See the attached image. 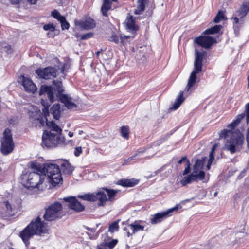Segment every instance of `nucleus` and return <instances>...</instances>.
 <instances>
[{"mask_svg":"<svg viewBox=\"0 0 249 249\" xmlns=\"http://www.w3.org/2000/svg\"><path fill=\"white\" fill-rule=\"evenodd\" d=\"M145 5L143 4L138 3L137 9L134 11V14L136 15L141 14L145 9Z\"/></svg>","mask_w":249,"mask_h":249,"instance_id":"obj_41","label":"nucleus"},{"mask_svg":"<svg viewBox=\"0 0 249 249\" xmlns=\"http://www.w3.org/2000/svg\"><path fill=\"white\" fill-rule=\"evenodd\" d=\"M183 91H181L179 92V94L173 104V107H171L170 109L176 110L180 107L185 99V98L183 97Z\"/></svg>","mask_w":249,"mask_h":249,"instance_id":"obj_31","label":"nucleus"},{"mask_svg":"<svg viewBox=\"0 0 249 249\" xmlns=\"http://www.w3.org/2000/svg\"><path fill=\"white\" fill-rule=\"evenodd\" d=\"M111 41H113L116 44L119 42V37L114 33H113L109 39Z\"/></svg>","mask_w":249,"mask_h":249,"instance_id":"obj_48","label":"nucleus"},{"mask_svg":"<svg viewBox=\"0 0 249 249\" xmlns=\"http://www.w3.org/2000/svg\"><path fill=\"white\" fill-rule=\"evenodd\" d=\"M128 227L132 230V233H130L129 231H127L128 228L126 227L124 228V230L127 231V234L128 237H130L133 234H135L136 232L140 231H143L144 227L139 224L133 223L131 224L128 226Z\"/></svg>","mask_w":249,"mask_h":249,"instance_id":"obj_22","label":"nucleus"},{"mask_svg":"<svg viewBox=\"0 0 249 249\" xmlns=\"http://www.w3.org/2000/svg\"><path fill=\"white\" fill-rule=\"evenodd\" d=\"M202 71H196L194 68L193 71L191 72L189 77L186 89L188 91L192 87H193L196 82V74L201 72Z\"/></svg>","mask_w":249,"mask_h":249,"instance_id":"obj_20","label":"nucleus"},{"mask_svg":"<svg viewBox=\"0 0 249 249\" xmlns=\"http://www.w3.org/2000/svg\"><path fill=\"white\" fill-rule=\"evenodd\" d=\"M29 167L31 169H34V170H36V172H39V173H43V172L41 170V167L39 166V165H37V163L36 162H32L30 163V165Z\"/></svg>","mask_w":249,"mask_h":249,"instance_id":"obj_43","label":"nucleus"},{"mask_svg":"<svg viewBox=\"0 0 249 249\" xmlns=\"http://www.w3.org/2000/svg\"><path fill=\"white\" fill-rule=\"evenodd\" d=\"M233 18V19H234V22H235V23L237 24V23H239V18H238V17H234Z\"/></svg>","mask_w":249,"mask_h":249,"instance_id":"obj_60","label":"nucleus"},{"mask_svg":"<svg viewBox=\"0 0 249 249\" xmlns=\"http://www.w3.org/2000/svg\"><path fill=\"white\" fill-rule=\"evenodd\" d=\"M82 149L81 147H76L74 149V155L75 156L78 157L82 153Z\"/></svg>","mask_w":249,"mask_h":249,"instance_id":"obj_50","label":"nucleus"},{"mask_svg":"<svg viewBox=\"0 0 249 249\" xmlns=\"http://www.w3.org/2000/svg\"><path fill=\"white\" fill-rule=\"evenodd\" d=\"M222 28V25H216L204 31L203 33V34L205 35H213L216 33H218L219 32V31L221 30Z\"/></svg>","mask_w":249,"mask_h":249,"instance_id":"obj_30","label":"nucleus"},{"mask_svg":"<svg viewBox=\"0 0 249 249\" xmlns=\"http://www.w3.org/2000/svg\"><path fill=\"white\" fill-rule=\"evenodd\" d=\"M45 174L33 171L23 174L21 175V181L25 187L33 189L41 184L45 179Z\"/></svg>","mask_w":249,"mask_h":249,"instance_id":"obj_3","label":"nucleus"},{"mask_svg":"<svg viewBox=\"0 0 249 249\" xmlns=\"http://www.w3.org/2000/svg\"><path fill=\"white\" fill-rule=\"evenodd\" d=\"M3 137L1 140V152L7 155L12 152L15 144L10 129L6 128L3 132Z\"/></svg>","mask_w":249,"mask_h":249,"instance_id":"obj_7","label":"nucleus"},{"mask_svg":"<svg viewBox=\"0 0 249 249\" xmlns=\"http://www.w3.org/2000/svg\"><path fill=\"white\" fill-rule=\"evenodd\" d=\"M14 215L11 205L8 201L3 202L0 206V218L7 219Z\"/></svg>","mask_w":249,"mask_h":249,"instance_id":"obj_11","label":"nucleus"},{"mask_svg":"<svg viewBox=\"0 0 249 249\" xmlns=\"http://www.w3.org/2000/svg\"><path fill=\"white\" fill-rule=\"evenodd\" d=\"M6 48H7V53H10L12 52V50H11V46H9V45H7L5 47Z\"/></svg>","mask_w":249,"mask_h":249,"instance_id":"obj_58","label":"nucleus"},{"mask_svg":"<svg viewBox=\"0 0 249 249\" xmlns=\"http://www.w3.org/2000/svg\"><path fill=\"white\" fill-rule=\"evenodd\" d=\"M195 60L194 62V69L196 71H202V60L203 59L204 53L202 52H199L196 49L195 50Z\"/></svg>","mask_w":249,"mask_h":249,"instance_id":"obj_18","label":"nucleus"},{"mask_svg":"<svg viewBox=\"0 0 249 249\" xmlns=\"http://www.w3.org/2000/svg\"><path fill=\"white\" fill-rule=\"evenodd\" d=\"M39 95L40 96L47 95L51 103L53 102L57 99L56 98V96L54 95L53 88L51 86L41 85L39 89Z\"/></svg>","mask_w":249,"mask_h":249,"instance_id":"obj_15","label":"nucleus"},{"mask_svg":"<svg viewBox=\"0 0 249 249\" xmlns=\"http://www.w3.org/2000/svg\"><path fill=\"white\" fill-rule=\"evenodd\" d=\"M147 0H138V3L139 4H143L145 5Z\"/></svg>","mask_w":249,"mask_h":249,"instance_id":"obj_59","label":"nucleus"},{"mask_svg":"<svg viewBox=\"0 0 249 249\" xmlns=\"http://www.w3.org/2000/svg\"><path fill=\"white\" fill-rule=\"evenodd\" d=\"M225 19L224 14L222 11H219L213 18V22L216 23H219L221 20Z\"/></svg>","mask_w":249,"mask_h":249,"instance_id":"obj_37","label":"nucleus"},{"mask_svg":"<svg viewBox=\"0 0 249 249\" xmlns=\"http://www.w3.org/2000/svg\"><path fill=\"white\" fill-rule=\"evenodd\" d=\"M122 136L128 140L129 138V127L128 126H123L120 128Z\"/></svg>","mask_w":249,"mask_h":249,"instance_id":"obj_35","label":"nucleus"},{"mask_svg":"<svg viewBox=\"0 0 249 249\" xmlns=\"http://www.w3.org/2000/svg\"><path fill=\"white\" fill-rule=\"evenodd\" d=\"M127 29L132 33L136 32L138 30V27L135 24L133 17L131 16L126 24Z\"/></svg>","mask_w":249,"mask_h":249,"instance_id":"obj_28","label":"nucleus"},{"mask_svg":"<svg viewBox=\"0 0 249 249\" xmlns=\"http://www.w3.org/2000/svg\"><path fill=\"white\" fill-rule=\"evenodd\" d=\"M129 38L128 36L121 35L120 36V43L121 46H124L125 44V40Z\"/></svg>","mask_w":249,"mask_h":249,"instance_id":"obj_49","label":"nucleus"},{"mask_svg":"<svg viewBox=\"0 0 249 249\" xmlns=\"http://www.w3.org/2000/svg\"><path fill=\"white\" fill-rule=\"evenodd\" d=\"M57 70L53 67H48L45 68H38L35 71V73L39 78L44 79H50L55 77Z\"/></svg>","mask_w":249,"mask_h":249,"instance_id":"obj_9","label":"nucleus"},{"mask_svg":"<svg viewBox=\"0 0 249 249\" xmlns=\"http://www.w3.org/2000/svg\"><path fill=\"white\" fill-rule=\"evenodd\" d=\"M60 166L61 172H62L64 174H71L74 170V167L72 166L69 162L66 160L62 161L60 163Z\"/></svg>","mask_w":249,"mask_h":249,"instance_id":"obj_21","label":"nucleus"},{"mask_svg":"<svg viewBox=\"0 0 249 249\" xmlns=\"http://www.w3.org/2000/svg\"><path fill=\"white\" fill-rule=\"evenodd\" d=\"M75 24L80 28L86 30L92 29L96 26L95 21L90 17L86 18L82 20L75 21Z\"/></svg>","mask_w":249,"mask_h":249,"instance_id":"obj_16","label":"nucleus"},{"mask_svg":"<svg viewBox=\"0 0 249 249\" xmlns=\"http://www.w3.org/2000/svg\"><path fill=\"white\" fill-rule=\"evenodd\" d=\"M119 228L118 221H114L109 227V231L113 232L115 231H117Z\"/></svg>","mask_w":249,"mask_h":249,"instance_id":"obj_44","label":"nucleus"},{"mask_svg":"<svg viewBox=\"0 0 249 249\" xmlns=\"http://www.w3.org/2000/svg\"><path fill=\"white\" fill-rule=\"evenodd\" d=\"M246 140L248 143V146L249 147V125L247 131Z\"/></svg>","mask_w":249,"mask_h":249,"instance_id":"obj_53","label":"nucleus"},{"mask_svg":"<svg viewBox=\"0 0 249 249\" xmlns=\"http://www.w3.org/2000/svg\"><path fill=\"white\" fill-rule=\"evenodd\" d=\"M103 189L105 190L108 196V198H107V201H113L114 200V197L116 196L118 191L107 188H103Z\"/></svg>","mask_w":249,"mask_h":249,"instance_id":"obj_32","label":"nucleus"},{"mask_svg":"<svg viewBox=\"0 0 249 249\" xmlns=\"http://www.w3.org/2000/svg\"><path fill=\"white\" fill-rule=\"evenodd\" d=\"M249 11V3L247 2L244 3L236 11L237 16L240 19H242L247 15Z\"/></svg>","mask_w":249,"mask_h":249,"instance_id":"obj_24","label":"nucleus"},{"mask_svg":"<svg viewBox=\"0 0 249 249\" xmlns=\"http://www.w3.org/2000/svg\"><path fill=\"white\" fill-rule=\"evenodd\" d=\"M194 43L203 48L209 49L213 44L216 43V39L210 36H200L194 39Z\"/></svg>","mask_w":249,"mask_h":249,"instance_id":"obj_10","label":"nucleus"},{"mask_svg":"<svg viewBox=\"0 0 249 249\" xmlns=\"http://www.w3.org/2000/svg\"><path fill=\"white\" fill-rule=\"evenodd\" d=\"M43 169L44 172L46 171L50 179V182L52 185L55 186L59 184H62V177L59 165L52 163H46L44 164Z\"/></svg>","mask_w":249,"mask_h":249,"instance_id":"obj_4","label":"nucleus"},{"mask_svg":"<svg viewBox=\"0 0 249 249\" xmlns=\"http://www.w3.org/2000/svg\"><path fill=\"white\" fill-rule=\"evenodd\" d=\"M86 229H87L88 231H90L91 232H94V230L92 228H90L89 227H86Z\"/></svg>","mask_w":249,"mask_h":249,"instance_id":"obj_63","label":"nucleus"},{"mask_svg":"<svg viewBox=\"0 0 249 249\" xmlns=\"http://www.w3.org/2000/svg\"><path fill=\"white\" fill-rule=\"evenodd\" d=\"M42 146H45L47 148L56 147L58 144L65 142V138L57 135L51 131L45 130L44 131L42 137Z\"/></svg>","mask_w":249,"mask_h":249,"instance_id":"obj_5","label":"nucleus"},{"mask_svg":"<svg viewBox=\"0 0 249 249\" xmlns=\"http://www.w3.org/2000/svg\"><path fill=\"white\" fill-rule=\"evenodd\" d=\"M20 0H11L12 4H17L19 3Z\"/></svg>","mask_w":249,"mask_h":249,"instance_id":"obj_57","label":"nucleus"},{"mask_svg":"<svg viewBox=\"0 0 249 249\" xmlns=\"http://www.w3.org/2000/svg\"><path fill=\"white\" fill-rule=\"evenodd\" d=\"M51 16L59 21L64 17V16H62L57 10H54L52 11Z\"/></svg>","mask_w":249,"mask_h":249,"instance_id":"obj_38","label":"nucleus"},{"mask_svg":"<svg viewBox=\"0 0 249 249\" xmlns=\"http://www.w3.org/2000/svg\"><path fill=\"white\" fill-rule=\"evenodd\" d=\"M144 151H138L133 156L129 157L128 159L125 160L124 162L123 163V165H125L127 164V163L131 161L132 160H135L136 158L138 156V155L140 153H143Z\"/></svg>","mask_w":249,"mask_h":249,"instance_id":"obj_40","label":"nucleus"},{"mask_svg":"<svg viewBox=\"0 0 249 249\" xmlns=\"http://www.w3.org/2000/svg\"><path fill=\"white\" fill-rule=\"evenodd\" d=\"M215 149V145L213 146L211 151L209 154V157L214 158V152Z\"/></svg>","mask_w":249,"mask_h":249,"instance_id":"obj_52","label":"nucleus"},{"mask_svg":"<svg viewBox=\"0 0 249 249\" xmlns=\"http://www.w3.org/2000/svg\"><path fill=\"white\" fill-rule=\"evenodd\" d=\"M43 29L45 31L49 30L50 32H54L55 30V27L53 24H47L44 25Z\"/></svg>","mask_w":249,"mask_h":249,"instance_id":"obj_45","label":"nucleus"},{"mask_svg":"<svg viewBox=\"0 0 249 249\" xmlns=\"http://www.w3.org/2000/svg\"><path fill=\"white\" fill-rule=\"evenodd\" d=\"M162 171V168H160L158 170H156L153 174H155V175H157L160 172Z\"/></svg>","mask_w":249,"mask_h":249,"instance_id":"obj_62","label":"nucleus"},{"mask_svg":"<svg viewBox=\"0 0 249 249\" xmlns=\"http://www.w3.org/2000/svg\"><path fill=\"white\" fill-rule=\"evenodd\" d=\"M139 182V180L132 179H121L118 181V184L124 187H133Z\"/></svg>","mask_w":249,"mask_h":249,"instance_id":"obj_23","label":"nucleus"},{"mask_svg":"<svg viewBox=\"0 0 249 249\" xmlns=\"http://www.w3.org/2000/svg\"><path fill=\"white\" fill-rule=\"evenodd\" d=\"M41 103L42 105L44 107V108L42 109V112L44 113V116L45 117L48 116L49 115V107L52 103L50 102H48L47 100L43 99H41Z\"/></svg>","mask_w":249,"mask_h":249,"instance_id":"obj_33","label":"nucleus"},{"mask_svg":"<svg viewBox=\"0 0 249 249\" xmlns=\"http://www.w3.org/2000/svg\"><path fill=\"white\" fill-rule=\"evenodd\" d=\"M59 22L61 23L62 30H64L69 28L70 24L67 22L65 17Z\"/></svg>","mask_w":249,"mask_h":249,"instance_id":"obj_42","label":"nucleus"},{"mask_svg":"<svg viewBox=\"0 0 249 249\" xmlns=\"http://www.w3.org/2000/svg\"><path fill=\"white\" fill-rule=\"evenodd\" d=\"M60 105L55 104L53 105L50 108V113L53 115L55 120H58L60 116Z\"/></svg>","mask_w":249,"mask_h":249,"instance_id":"obj_27","label":"nucleus"},{"mask_svg":"<svg viewBox=\"0 0 249 249\" xmlns=\"http://www.w3.org/2000/svg\"><path fill=\"white\" fill-rule=\"evenodd\" d=\"M63 200L69 203V208L76 212H83L85 210V206L79 202L75 197L70 196L64 197Z\"/></svg>","mask_w":249,"mask_h":249,"instance_id":"obj_13","label":"nucleus"},{"mask_svg":"<svg viewBox=\"0 0 249 249\" xmlns=\"http://www.w3.org/2000/svg\"><path fill=\"white\" fill-rule=\"evenodd\" d=\"M46 125L49 128H50L52 131H55L57 133L61 134L62 130L60 127L56 124L53 121H49L46 120Z\"/></svg>","mask_w":249,"mask_h":249,"instance_id":"obj_29","label":"nucleus"},{"mask_svg":"<svg viewBox=\"0 0 249 249\" xmlns=\"http://www.w3.org/2000/svg\"><path fill=\"white\" fill-rule=\"evenodd\" d=\"M47 36L49 37H53L55 35L53 32H50L47 34Z\"/></svg>","mask_w":249,"mask_h":249,"instance_id":"obj_56","label":"nucleus"},{"mask_svg":"<svg viewBox=\"0 0 249 249\" xmlns=\"http://www.w3.org/2000/svg\"><path fill=\"white\" fill-rule=\"evenodd\" d=\"M47 116H44V113H41L34 119L33 123L37 127H41L46 124Z\"/></svg>","mask_w":249,"mask_h":249,"instance_id":"obj_25","label":"nucleus"},{"mask_svg":"<svg viewBox=\"0 0 249 249\" xmlns=\"http://www.w3.org/2000/svg\"><path fill=\"white\" fill-rule=\"evenodd\" d=\"M205 176V173L203 171H200L197 174L192 173L185 177L183 179L180 181V183L183 186H185L192 182L203 180Z\"/></svg>","mask_w":249,"mask_h":249,"instance_id":"obj_12","label":"nucleus"},{"mask_svg":"<svg viewBox=\"0 0 249 249\" xmlns=\"http://www.w3.org/2000/svg\"><path fill=\"white\" fill-rule=\"evenodd\" d=\"M53 84L54 88L53 91H57V93L56 94V98L60 96V95L63 94L62 93L64 91L62 83L60 81L53 80Z\"/></svg>","mask_w":249,"mask_h":249,"instance_id":"obj_26","label":"nucleus"},{"mask_svg":"<svg viewBox=\"0 0 249 249\" xmlns=\"http://www.w3.org/2000/svg\"><path fill=\"white\" fill-rule=\"evenodd\" d=\"M178 210V206L169 209L168 211L155 214L153 217L151 218V223L152 224H155L161 222L164 219L167 217L171 213L174 211H177Z\"/></svg>","mask_w":249,"mask_h":249,"instance_id":"obj_14","label":"nucleus"},{"mask_svg":"<svg viewBox=\"0 0 249 249\" xmlns=\"http://www.w3.org/2000/svg\"><path fill=\"white\" fill-rule=\"evenodd\" d=\"M117 243V239H112L111 241L108 242H102V246H105V247H107L109 249H112Z\"/></svg>","mask_w":249,"mask_h":249,"instance_id":"obj_36","label":"nucleus"},{"mask_svg":"<svg viewBox=\"0 0 249 249\" xmlns=\"http://www.w3.org/2000/svg\"><path fill=\"white\" fill-rule=\"evenodd\" d=\"M200 169V168L196 167H195L194 165L193 166V172L195 174H197L199 170Z\"/></svg>","mask_w":249,"mask_h":249,"instance_id":"obj_55","label":"nucleus"},{"mask_svg":"<svg viewBox=\"0 0 249 249\" xmlns=\"http://www.w3.org/2000/svg\"><path fill=\"white\" fill-rule=\"evenodd\" d=\"M22 85L23 86L25 91L34 93L36 89V87L33 81L24 76L22 77Z\"/></svg>","mask_w":249,"mask_h":249,"instance_id":"obj_17","label":"nucleus"},{"mask_svg":"<svg viewBox=\"0 0 249 249\" xmlns=\"http://www.w3.org/2000/svg\"><path fill=\"white\" fill-rule=\"evenodd\" d=\"M31 4H36L38 0H27Z\"/></svg>","mask_w":249,"mask_h":249,"instance_id":"obj_61","label":"nucleus"},{"mask_svg":"<svg viewBox=\"0 0 249 249\" xmlns=\"http://www.w3.org/2000/svg\"><path fill=\"white\" fill-rule=\"evenodd\" d=\"M190 166H191V163L190 162L189 160H186V167L185 168L183 172V175H186L188 174H189L190 172Z\"/></svg>","mask_w":249,"mask_h":249,"instance_id":"obj_47","label":"nucleus"},{"mask_svg":"<svg viewBox=\"0 0 249 249\" xmlns=\"http://www.w3.org/2000/svg\"><path fill=\"white\" fill-rule=\"evenodd\" d=\"M231 130L224 129L219 134L220 138L226 139L225 144V149L230 151L232 154L236 151H239L244 142V136L237 129L232 131Z\"/></svg>","mask_w":249,"mask_h":249,"instance_id":"obj_1","label":"nucleus"},{"mask_svg":"<svg viewBox=\"0 0 249 249\" xmlns=\"http://www.w3.org/2000/svg\"><path fill=\"white\" fill-rule=\"evenodd\" d=\"M97 249H105V246H102V243L97 247Z\"/></svg>","mask_w":249,"mask_h":249,"instance_id":"obj_64","label":"nucleus"},{"mask_svg":"<svg viewBox=\"0 0 249 249\" xmlns=\"http://www.w3.org/2000/svg\"><path fill=\"white\" fill-rule=\"evenodd\" d=\"M48 229L47 223L38 216L35 221H32L20 232V237L26 246L29 244V240L35 235H40L47 233Z\"/></svg>","mask_w":249,"mask_h":249,"instance_id":"obj_2","label":"nucleus"},{"mask_svg":"<svg viewBox=\"0 0 249 249\" xmlns=\"http://www.w3.org/2000/svg\"><path fill=\"white\" fill-rule=\"evenodd\" d=\"M111 8V2L109 1H103V4L101 7V11L104 16L107 17V12Z\"/></svg>","mask_w":249,"mask_h":249,"instance_id":"obj_34","label":"nucleus"},{"mask_svg":"<svg viewBox=\"0 0 249 249\" xmlns=\"http://www.w3.org/2000/svg\"><path fill=\"white\" fill-rule=\"evenodd\" d=\"M213 160H214V158H212V157L211 158L209 157V159L208 160L207 164L206 166V168L207 170H209L210 169L211 165Z\"/></svg>","mask_w":249,"mask_h":249,"instance_id":"obj_51","label":"nucleus"},{"mask_svg":"<svg viewBox=\"0 0 249 249\" xmlns=\"http://www.w3.org/2000/svg\"><path fill=\"white\" fill-rule=\"evenodd\" d=\"M62 210V204L58 202H54L46 208V212L43 215V218L45 220L48 221L60 218Z\"/></svg>","mask_w":249,"mask_h":249,"instance_id":"obj_6","label":"nucleus"},{"mask_svg":"<svg viewBox=\"0 0 249 249\" xmlns=\"http://www.w3.org/2000/svg\"><path fill=\"white\" fill-rule=\"evenodd\" d=\"M78 197L91 202L98 200L97 203L98 206H104L106 202L107 201L106 194L102 191H98L95 194L89 193L83 195H78Z\"/></svg>","mask_w":249,"mask_h":249,"instance_id":"obj_8","label":"nucleus"},{"mask_svg":"<svg viewBox=\"0 0 249 249\" xmlns=\"http://www.w3.org/2000/svg\"><path fill=\"white\" fill-rule=\"evenodd\" d=\"M186 160H188L187 159L186 156L183 157L179 160L178 161V164H181L182 162L184 160L186 161Z\"/></svg>","mask_w":249,"mask_h":249,"instance_id":"obj_54","label":"nucleus"},{"mask_svg":"<svg viewBox=\"0 0 249 249\" xmlns=\"http://www.w3.org/2000/svg\"><path fill=\"white\" fill-rule=\"evenodd\" d=\"M57 99L63 103L68 109H72L76 107V104L71 101V98L66 94L60 95V96Z\"/></svg>","mask_w":249,"mask_h":249,"instance_id":"obj_19","label":"nucleus"},{"mask_svg":"<svg viewBox=\"0 0 249 249\" xmlns=\"http://www.w3.org/2000/svg\"><path fill=\"white\" fill-rule=\"evenodd\" d=\"M93 34L92 33H88L79 36L78 34L76 35L77 37L80 36L81 40H86L92 37Z\"/></svg>","mask_w":249,"mask_h":249,"instance_id":"obj_46","label":"nucleus"},{"mask_svg":"<svg viewBox=\"0 0 249 249\" xmlns=\"http://www.w3.org/2000/svg\"><path fill=\"white\" fill-rule=\"evenodd\" d=\"M206 160V157H203L201 159H197L196 161L194 166L201 168Z\"/></svg>","mask_w":249,"mask_h":249,"instance_id":"obj_39","label":"nucleus"}]
</instances>
